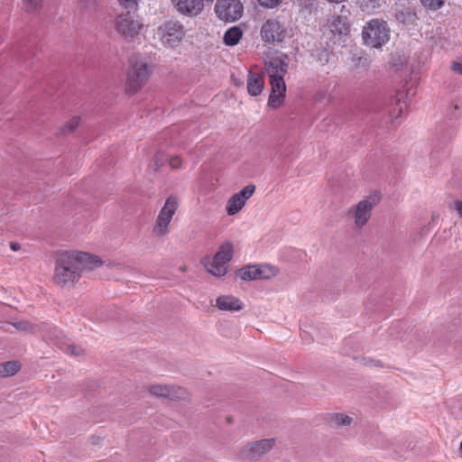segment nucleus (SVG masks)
<instances>
[{"label":"nucleus","mask_w":462,"mask_h":462,"mask_svg":"<svg viewBox=\"0 0 462 462\" xmlns=\"http://www.w3.org/2000/svg\"><path fill=\"white\" fill-rule=\"evenodd\" d=\"M234 254L231 242L222 244L213 257H205L202 263L207 271L216 277L225 276L227 272V263Z\"/></svg>","instance_id":"3"},{"label":"nucleus","mask_w":462,"mask_h":462,"mask_svg":"<svg viewBox=\"0 0 462 462\" xmlns=\"http://www.w3.org/2000/svg\"><path fill=\"white\" fill-rule=\"evenodd\" d=\"M149 392L151 394L157 397L177 399L182 397L183 390L180 387L176 388L170 385L154 384L149 387Z\"/></svg>","instance_id":"17"},{"label":"nucleus","mask_w":462,"mask_h":462,"mask_svg":"<svg viewBox=\"0 0 462 462\" xmlns=\"http://www.w3.org/2000/svg\"><path fill=\"white\" fill-rule=\"evenodd\" d=\"M244 7L239 0H217L215 12L217 17L226 22H234L242 16Z\"/></svg>","instance_id":"11"},{"label":"nucleus","mask_w":462,"mask_h":462,"mask_svg":"<svg viewBox=\"0 0 462 462\" xmlns=\"http://www.w3.org/2000/svg\"><path fill=\"white\" fill-rule=\"evenodd\" d=\"M80 117L73 116L69 120H68L61 128V132L63 134L73 132L79 125Z\"/></svg>","instance_id":"25"},{"label":"nucleus","mask_w":462,"mask_h":462,"mask_svg":"<svg viewBox=\"0 0 462 462\" xmlns=\"http://www.w3.org/2000/svg\"><path fill=\"white\" fill-rule=\"evenodd\" d=\"M380 199V194L375 191L348 210V215L353 217L356 227L362 228L368 223L372 210L379 203Z\"/></svg>","instance_id":"6"},{"label":"nucleus","mask_w":462,"mask_h":462,"mask_svg":"<svg viewBox=\"0 0 462 462\" xmlns=\"http://www.w3.org/2000/svg\"><path fill=\"white\" fill-rule=\"evenodd\" d=\"M21 369L19 361H8L0 364V377H9L14 375Z\"/></svg>","instance_id":"21"},{"label":"nucleus","mask_w":462,"mask_h":462,"mask_svg":"<svg viewBox=\"0 0 462 462\" xmlns=\"http://www.w3.org/2000/svg\"><path fill=\"white\" fill-rule=\"evenodd\" d=\"M420 2L425 8L436 11L444 5L446 0H420Z\"/></svg>","instance_id":"26"},{"label":"nucleus","mask_w":462,"mask_h":462,"mask_svg":"<svg viewBox=\"0 0 462 462\" xmlns=\"http://www.w3.org/2000/svg\"><path fill=\"white\" fill-rule=\"evenodd\" d=\"M275 445V439H264L248 443L241 451V456L250 461L259 460Z\"/></svg>","instance_id":"12"},{"label":"nucleus","mask_w":462,"mask_h":462,"mask_svg":"<svg viewBox=\"0 0 462 462\" xmlns=\"http://www.w3.org/2000/svg\"><path fill=\"white\" fill-rule=\"evenodd\" d=\"M216 307L221 311H239L244 303L233 295H220L216 299Z\"/></svg>","instance_id":"16"},{"label":"nucleus","mask_w":462,"mask_h":462,"mask_svg":"<svg viewBox=\"0 0 462 462\" xmlns=\"http://www.w3.org/2000/svg\"><path fill=\"white\" fill-rule=\"evenodd\" d=\"M262 40L267 43L282 42L287 35V31L283 24L277 19L266 20L260 30Z\"/></svg>","instance_id":"10"},{"label":"nucleus","mask_w":462,"mask_h":462,"mask_svg":"<svg viewBox=\"0 0 462 462\" xmlns=\"http://www.w3.org/2000/svg\"><path fill=\"white\" fill-rule=\"evenodd\" d=\"M264 66L271 84L268 106L273 108H278L282 105L285 97L286 85L284 76L287 74L289 65L283 58L274 56L266 60Z\"/></svg>","instance_id":"2"},{"label":"nucleus","mask_w":462,"mask_h":462,"mask_svg":"<svg viewBox=\"0 0 462 462\" xmlns=\"http://www.w3.org/2000/svg\"><path fill=\"white\" fill-rule=\"evenodd\" d=\"M335 420L338 426H346L351 423L352 419L344 414H337L335 417Z\"/></svg>","instance_id":"29"},{"label":"nucleus","mask_w":462,"mask_h":462,"mask_svg":"<svg viewBox=\"0 0 462 462\" xmlns=\"http://www.w3.org/2000/svg\"><path fill=\"white\" fill-rule=\"evenodd\" d=\"M50 334L48 336V338L50 340H54V339H58L59 338V336L61 334L60 331H59L56 328H50Z\"/></svg>","instance_id":"34"},{"label":"nucleus","mask_w":462,"mask_h":462,"mask_svg":"<svg viewBox=\"0 0 462 462\" xmlns=\"http://www.w3.org/2000/svg\"><path fill=\"white\" fill-rule=\"evenodd\" d=\"M166 161H168V156L163 152H159L155 154L153 162L151 167L153 171H158Z\"/></svg>","instance_id":"27"},{"label":"nucleus","mask_w":462,"mask_h":462,"mask_svg":"<svg viewBox=\"0 0 462 462\" xmlns=\"http://www.w3.org/2000/svg\"><path fill=\"white\" fill-rule=\"evenodd\" d=\"M328 27L334 34H346L349 32V26L346 21V18L340 15H334L328 22Z\"/></svg>","instance_id":"18"},{"label":"nucleus","mask_w":462,"mask_h":462,"mask_svg":"<svg viewBox=\"0 0 462 462\" xmlns=\"http://www.w3.org/2000/svg\"><path fill=\"white\" fill-rule=\"evenodd\" d=\"M293 4L304 17L311 14L317 5L316 0H294Z\"/></svg>","instance_id":"23"},{"label":"nucleus","mask_w":462,"mask_h":462,"mask_svg":"<svg viewBox=\"0 0 462 462\" xmlns=\"http://www.w3.org/2000/svg\"><path fill=\"white\" fill-rule=\"evenodd\" d=\"M255 186L253 184L245 186L239 192L232 195L226 201V210L228 216L237 214L245 207V202L254 193Z\"/></svg>","instance_id":"14"},{"label":"nucleus","mask_w":462,"mask_h":462,"mask_svg":"<svg viewBox=\"0 0 462 462\" xmlns=\"http://www.w3.org/2000/svg\"><path fill=\"white\" fill-rule=\"evenodd\" d=\"M152 74V68L143 59H131L127 71L126 90L134 94L147 82Z\"/></svg>","instance_id":"4"},{"label":"nucleus","mask_w":462,"mask_h":462,"mask_svg":"<svg viewBox=\"0 0 462 462\" xmlns=\"http://www.w3.org/2000/svg\"><path fill=\"white\" fill-rule=\"evenodd\" d=\"M243 36V31L237 27L233 26L229 28L224 34V42L228 46L236 45Z\"/></svg>","instance_id":"20"},{"label":"nucleus","mask_w":462,"mask_h":462,"mask_svg":"<svg viewBox=\"0 0 462 462\" xmlns=\"http://www.w3.org/2000/svg\"><path fill=\"white\" fill-rule=\"evenodd\" d=\"M178 200L176 198L169 197L162 209L160 210L155 224L152 228V233L157 237H163L170 232V226L172 217L178 209Z\"/></svg>","instance_id":"7"},{"label":"nucleus","mask_w":462,"mask_h":462,"mask_svg":"<svg viewBox=\"0 0 462 462\" xmlns=\"http://www.w3.org/2000/svg\"><path fill=\"white\" fill-rule=\"evenodd\" d=\"M18 330L27 331L31 329V325L27 321H19L14 324Z\"/></svg>","instance_id":"33"},{"label":"nucleus","mask_w":462,"mask_h":462,"mask_svg":"<svg viewBox=\"0 0 462 462\" xmlns=\"http://www.w3.org/2000/svg\"><path fill=\"white\" fill-rule=\"evenodd\" d=\"M454 208L457 211L460 217H462V200H456L454 202Z\"/></svg>","instance_id":"36"},{"label":"nucleus","mask_w":462,"mask_h":462,"mask_svg":"<svg viewBox=\"0 0 462 462\" xmlns=\"http://www.w3.org/2000/svg\"><path fill=\"white\" fill-rule=\"evenodd\" d=\"M279 274V268L268 264H249L238 270L237 275L243 281L267 280Z\"/></svg>","instance_id":"9"},{"label":"nucleus","mask_w":462,"mask_h":462,"mask_svg":"<svg viewBox=\"0 0 462 462\" xmlns=\"http://www.w3.org/2000/svg\"><path fill=\"white\" fill-rule=\"evenodd\" d=\"M101 259L86 252L62 251L55 260L53 280L60 286H72L79 281L83 271H93L102 266Z\"/></svg>","instance_id":"1"},{"label":"nucleus","mask_w":462,"mask_h":462,"mask_svg":"<svg viewBox=\"0 0 462 462\" xmlns=\"http://www.w3.org/2000/svg\"><path fill=\"white\" fill-rule=\"evenodd\" d=\"M263 89V79L256 73H249L247 90L251 96H258Z\"/></svg>","instance_id":"19"},{"label":"nucleus","mask_w":462,"mask_h":462,"mask_svg":"<svg viewBox=\"0 0 462 462\" xmlns=\"http://www.w3.org/2000/svg\"><path fill=\"white\" fill-rule=\"evenodd\" d=\"M451 69L454 72L462 75V63L454 61L452 63Z\"/></svg>","instance_id":"35"},{"label":"nucleus","mask_w":462,"mask_h":462,"mask_svg":"<svg viewBox=\"0 0 462 462\" xmlns=\"http://www.w3.org/2000/svg\"><path fill=\"white\" fill-rule=\"evenodd\" d=\"M168 161L171 169H179L182 163V160L179 156L168 157Z\"/></svg>","instance_id":"31"},{"label":"nucleus","mask_w":462,"mask_h":462,"mask_svg":"<svg viewBox=\"0 0 462 462\" xmlns=\"http://www.w3.org/2000/svg\"><path fill=\"white\" fill-rule=\"evenodd\" d=\"M185 34L184 28L178 23L169 22L156 30V36L164 47H177L182 41Z\"/></svg>","instance_id":"8"},{"label":"nucleus","mask_w":462,"mask_h":462,"mask_svg":"<svg viewBox=\"0 0 462 462\" xmlns=\"http://www.w3.org/2000/svg\"><path fill=\"white\" fill-rule=\"evenodd\" d=\"M57 345L66 354H68V355H69L71 356L79 357V356H82L84 354V349L83 348H81L79 346L74 345L73 343H71L69 341H63V340L60 341L59 340L57 342Z\"/></svg>","instance_id":"22"},{"label":"nucleus","mask_w":462,"mask_h":462,"mask_svg":"<svg viewBox=\"0 0 462 462\" xmlns=\"http://www.w3.org/2000/svg\"><path fill=\"white\" fill-rule=\"evenodd\" d=\"M11 248L14 250V251H16L18 249V246L15 245V244H13L11 245Z\"/></svg>","instance_id":"38"},{"label":"nucleus","mask_w":462,"mask_h":462,"mask_svg":"<svg viewBox=\"0 0 462 462\" xmlns=\"http://www.w3.org/2000/svg\"><path fill=\"white\" fill-rule=\"evenodd\" d=\"M458 451H459V457H462V440H461Z\"/></svg>","instance_id":"37"},{"label":"nucleus","mask_w":462,"mask_h":462,"mask_svg":"<svg viewBox=\"0 0 462 462\" xmlns=\"http://www.w3.org/2000/svg\"><path fill=\"white\" fill-rule=\"evenodd\" d=\"M177 11L184 15L197 16L206 4H211L214 0H172Z\"/></svg>","instance_id":"15"},{"label":"nucleus","mask_w":462,"mask_h":462,"mask_svg":"<svg viewBox=\"0 0 462 462\" xmlns=\"http://www.w3.org/2000/svg\"><path fill=\"white\" fill-rule=\"evenodd\" d=\"M365 45L372 48H380L389 40V28L383 20L373 19L368 22L362 31Z\"/></svg>","instance_id":"5"},{"label":"nucleus","mask_w":462,"mask_h":462,"mask_svg":"<svg viewBox=\"0 0 462 462\" xmlns=\"http://www.w3.org/2000/svg\"><path fill=\"white\" fill-rule=\"evenodd\" d=\"M120 5L125 8L133 9L135 8L140 0H118Z\"/></svg>","instance_id":"32"},{"label":"nucleus","mask_w":462,"mask_h":462,"mask_svg":"<svg viewBox=\"0 0 462 462\" xmlns=\"http://www.w3.org/2000/svg\"><path fill=\"white\" fill-rule=\"evenodd\" d=\"M357 3L365 12H372L380 6V0H357Z\"/></svg>","instance_id":"24"},{"label":"nucleus","mask_w":462,"mask_h":462,"mask_svg":"<svg viewBox=\"0 0 462 462\" xmlns=\"http://www.w3.org/2000/svg\"><path fill=\"white\" fill-rule=\"evenodd\" d=\"M116 27L120 34L127 38H133L140 32L143 24L135 19L133 14L127 12L117 16Z\"/></svg>","instance_id":"13"},{"label":"nucleus","mask_w":462,"mask_h":462,"mask_svg":"<svg viewBox=\"0 0 462 462\" xmlns=\"http://www.w3.org/2000/svg\"><path fill=\"white\" fill-rule=\"evenodd\" d=\"M29 10L33 11L38 9L42 3V0H23Z\"/></svg>","instance_id":"30"},{"label":"nucleus","mask_w":462,"mask_h":462,"mask_svg":"<svg viewBox=\"0 0 462 462\" xmlns=\"http://www.w3.org/2000/svg\"><path fill=\"white\" fill-rule=\"evenodd\" d=\"M257 2L264 8L273 9L277 7L282 0H257Z\"/></svg>","instance_id":"28"}]
</instances>
